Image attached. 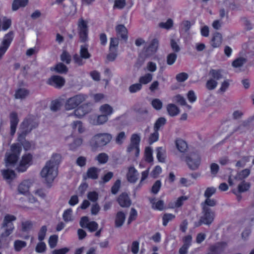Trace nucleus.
I'll list each match as a JSON object with an SVG mask.
<instances>
[{"label":"nucleus","mask_w":254,"mask_h":254,"mask_svg":"<svg viewBox=\"0 0 254 254\" xmlns=\"http://www.w3.org/2000/svg\"><path fill=\"white\" fill-rule=\"evenodd\" d=\"M87 96L82 94L73 95L66 99L64 103V109L66 111L73 110L68 115L69 117L73 116L81 119L90 112L87 105L82 104L86 99Z\"/></svg>","instance_id":"obj_1"},{"label":"nucleus","mask_w":254,"mask_h":254,"mask_svg":"<svg viewBox=\"0 0 254 254\" xmlns=\"http://www.w3.org/2000/svg\"><path fill=\"white\" fill-rule=\"evenodd\" d=\"M61 160L59 154H54L51 158L45 164L41 172V176L44 181L48 184L52 183L58 174V166Z\"/></svg>","instance_id":"obj_2"},{"label":"nucleus","mask_w":254,"mask_h":254,"mask_svg":"<svg viewBox=\"0 0 254 254\" xmlns=\"http://www.w3.org/2000/svg\"><path fill=\"white\" fill-rule=\"evenodd\" d=\"M16 218L15 216L6 214L4 216L0 227V248L2 245L7 244V237L12 233L14 226L13 222Z\"/></svg>","instance_id":"obj_3"},{"label":"nucleus","mask_w":254,"mask_h":254,"mask_svg":"<svg viewBox=\"0 0 254 254\" xmlns=\"http://www.w3.org/2000/svg\"><path fill=\"white\" fill-rule=\"evenodd\" d=\"M22 151V147L19 143H13L10 146L4 156V161L7 167H15L17 165Z\"/></svg>","instance_id":"obj_4"},{"label":"nucleus","mask_w":254,"mask_h":254,"mask_svg":"<svg viewBox=\"0 0 254 254\" xmlns=\"http://www.w3.org/2000/svg\"><path fill=\"white\" fill-rule=\"evenodd\" d=\"M112 138L108 133H98L95 134L90 140V145L93 150L104 146L110 142Z\"/></svg>","instance_id":"obj_5"},{"label":"nucleus","mask_w":254,"mask_h":254,"mask_svg":"<svg viewBox=\"0 0 254 254\" xmlns=\"http://www.w3.org/2000/svg\"><path fill=\"white\" fill-rule=\"evenodd\" d=\"M210 78L206 83V87L209 90L215 89L218 85L217 80L223 78V71L221 69H211L209 72Z\"/></svg>","instance_id":"obj_6"},{"label":"nucleus","mask_w":254,"mask_h":254,"mask_svg":"<svg viewBox=\"0 0 254 254\" xmlns=\"http://www.w3.org/2000/svg\"><path fill=\"white\" fill-rule=\"evenodd\" d=\"M38 126V123L33 118L26 119L20 126V131L18 135V140L21 141V138L25 136L26 134L30 132L33 128Z\"/></svg>","instance_id":"obj_7"},{"label":"nucleus","mask_w":254,"mask_h":254,"mask_svg":"<svg viewBox=\"0 0 254 254\" xmlns=\"http://www.w3.org/2000/svg\"><path fill=\"white\" fill-rule=\"evenodd\" d=\"M14 37V33L10 31L5 34L0 43V60H1L9 48Z\"/></svg>","instance_id":"obj_8"},{"label":"nucleus","mask_w":254,"mask_h":254,"mask_svg":"<svg viewBox=\"0 0 254 254\" xmlns=\"http://www.w3.org/2000/svg\"><path fill=\"white\" fill-rule=\"evenodd\" d=\"M186 162L190 169L195 170L200 165V156L197 153H191L186 157Z\"/></svg>","instance_id":"obj_9"},{"label":"nucleus","mask_w":254,"mask_h":254,"mask_svg":"<svg viewBox=\"0 0 254 254\" xmlns=\"http://www.w3.org/2000/svg\"><path fill=\"white\" fill-rule=\"evenodd\" d=\"M32 155L30 153L23 155L18 165L16 166V170L19 172H24L26 171L27 168L32 165Z\"/></svg>","instance_id":"obj_10"},{"label":"nucleus","mask_w":254,"mask_h":254,"mask_svg":"<svg viewBox=\"0 0 254 254\" xmlns=\"http://www.w3.org/2000/svg\"><path fill=\"white\" fill-rule=\"evenodd\" d=\"M77 30L80 40L83 42L86 41L88 33V22L82 18H79L77 23Z\"/></svg>","instance_id":"obj_11"},{"label":"nucleus","mask_w":254,"mask_h":254,"mask_svg":"<svg viewBox=\"0 0 254 254\" xmlns=\"http://www.w3.org/2000/svg\"><path fill=\"white\" fill-rule=\"evenodd\" d=\"M203 215L201 217L198 224H195V226L198 227L202 224L205 225L210 224L213 221L215 213L212 210H202Z\"/></svg>","instance_id":"obj_12"},{"label":"nucleus","mask_w":254,"mask_h":254,"mask_svg":"<svg viewBox=\"0 0 254 254\" xmlns=\"http://www.w3.org/2000/svg\"><path fill=\"white\" fill-rule=\"evenodd\" d=\"M158 46V41L156 39H153L147 47L144 48L142 54L145 58H149L156 52Z\"/></svg>","instance_id":"obj_13"},{"label":"nucleus","mask_w":254,"mask_h":254,"mask_svg":"<svg viewBox=\"0 0 254 254\" xmlns=\"http://www.w3.org/2000/svg\"><path fill=\"white\" fill-rule=\"evenodd\" d=\"M80 225L82 228H86L90 232H94L98 229V224L95 221H89L86 216L82 217L80 221Z\"/></svg>","instance_id":"obj_14"},{"label":"nucleus","mask_w":254,"mask_h":254,"mask_svg":"<svg viewBox=\"0 0 254 254\" xmlns=\"http://www.w3.org/2000/svg\"><path fill=\"white\" fill-rule=\"evenodd\" d=\"M250 174V170L249 169H245L241 172L237 173V174L233 176L232 175H231L228 179V183L230 186H232L234 184L233 182V179L236 181H240L243 180L244 179L247 178Z\"/></svg>","instance_id":"obj_15"},{"label":"nucleus","mask_w":254,"mask_h":254,"mask_svg":"<svg viewBox=\"0 0 254 254\" xmlns=\"http://www.w3.org/2000/svg\"><path fill=\"white\" fill-rule=\"evenodd\" d=\"M48 83L56 88H61L65 83V80L61 76L54 75L48 79Z\"/></svg>","instance_id":"obj_16"},{"label":"nucleus","mask_w":254,"mask_h":254,"mask_svg":"<svg viewBox=\"0 0 254 254\" xmlns=\"http://www.w3.org/2000/svg\"><path fill=\"white\" fill-rule=\"evenodd\" d=\"M63 11L67 16L74 15L76 12V5L72 1H68L63 5Z\"/></svg>","instance_id":"obj_17"},{"label":"nucleus","mask_w":254,"mask_h":254,"mask_svg":"<svg viewBox=\"0 0 254 254\" xmlns=\"http://www.w3.org/2000/svg\"><path fill=\"white\" fill-rule=\"evenodd\" d=\"M127 178V181L131 183H134L138 180V173L133 166H130L128 168Z\"/></svg>","instance_id":"obj_18"},{"label":"nucleus","mask_w":254,"mask_h":254,"mask_svg":"<svg viewBox=\"0 0 254 254\" xmlns=\"http://www.w3.org/2000/svg\"><path fill=\"white\" fill-rule=\"evenodd\" d=\"M9 118L10 121V133L13 135L16 131L17 125L19 122L17 114L15 112H13L10 114Z\"/></svg>","instance_id":"obj_19"},{"label":"nucleus","mask_w":254,"mask_h":254,"mask_svg":"<svg viewBox=\"0 0 254 254\" xmlns=\"http://www.w3.org/2000/svg\"><path fill=\"white\" fill-rule=\"evenodd\" d=\"M117 201L120 205L122 207H128L131 204V200L126 193H123L120 195Z\"/></svg>","instance_id":"obj_20"},{"label":"nucleus","mask_w":254,"mask_h":254,"mask_svg":"<svg viewBox=\"0 0 254 254\" xmlns=\"http://www.w3.org/2000/svg\"><path fill=\"white\" fill-rule=\"evenodd\" d=\"M108 120L107 115H101L97 117H93L90 119L89 123L94 126L100 125L105 123Z\"/></svg>","instance_id":"obj_21"},{"label":"nucleus","mask_w":254,"mask_h":254,"mask_svg":"<svg viewBox=\"0 0 254 254\" xmlns=\"http://www.w3.org/2000/svg\"><path fill=\"white\" fill-rule=\"evenodd\" d=\"M116 32L119 38L125 40L127 39V30L124 25H118L116 27Z\"/></svg>","instance_id":"obj_22"},{"label":"nucleus","mask_w":254,"mask_h":254,"mask_svg":"<svg viewBox=\"0 0 254 254\" xmlns=\"http://www.w3.org/2000/svg\"><path fill=\"white\" fill-rule=\"evenodd\" d=\"M222 42V35L218 32H215L214 33L212 39L210 41L211 45L214 48H218L220 46Z\"/></svg>","instance_id":"obj_23"},{"label":"nucleus","mask_w":254,"mask_h":254,"mask_svg":"<svg viewBox=\"0 0 254 254\" xmlns=\"http://www.w3.org/2000/svg\"><path fill=\"white\" fill-rule=\"evenodd\" d=\"M3 178L7 182L10 183L15 177L14 171L10 169H3L1 171Z\"/></svg>","instance_id":"obj_24"},{"label":"nucleus","mask_w":254,"mask_h":254,"mask_svg":"<svg viewBox=\"0 0 254 254\" xmlns=\"http://www.w3.org/2000/svg\"><path fill=\"white\" fill-rule=\"evenodd\" d=\"M126 215L122 211H119L116 214L115 219V224L116 227L120 228L122 227L125 221Z\"/></svg>","instance_id":"obj_25"},{"label":"nucleus","mask_w":254,"mask_h":254,"mask_svg":"<svg viewBox=\"0 0 254 254\" xmlns=\"http://www.w3.org/2000/svg\"><path fill=\"white\" fill-rule=\"evenodd\" d=\"M216 204V200L211 198H206L204 201L201 202V206L202 210H211L209 207H213Z\"/></svg>","instance_id":"obj_26"},{"label":"nucleus","mask_w":254,"mask_h":254,"mask_svg":"<svg viewBox=\"0 0 254 254\" xmlns=\"http://www.w3.org/2000/svg\"><path fill=\"white\" fill-rule=\"evenodd\" d=\"M30 186V182L28 180L22 182L18 187V191L19 193L25 194L29 191Z\"/></svg>","instance_id":"obj_27"},{"label":"nucleus","mask_w":254,"mask_h":254,"mask_svg":"<svg viewBox=\"0 0 254 254\" xmlns=\"http://www.w3.org/2000/svg\"><path fill=\"white\" fill-rule=\"evenodd\" d=\"M225 244H217L210 248V254H221L224 250Z\"/></svg>","instance_id":"obj_28"},{"label":"nucleus","mask_w":254,"mask_h":254,"mask_svg":"<svg viewBox=\"0 0 254 254\" xmlns=\"http://www.w3.org/2000/svg\"><path fill=\"white\" fill-rule=\"evenodd\" d=\"M0 28L3 31L7 30L11 25V20L6 17H0Z\"/></svg>","instance_id":"obj_29"},{"label":"nucleus","mask_w":254,"mask_h":254,"mask_svg":"<svg viewBox=\"0 0 254 254\" xmlns=\"http://www.w3.org/2000/svg\"><path fill=\"white\" fill-rule=\"evenodd\" d=\"M127 152L130 156H134L137 158L138 157L140 154L139 146L129 145L127 148Z\"/></svg>","instance_id":"obj_30"},{"label":"nucleus","mask_w":254,"mask_h":254,"mask_svg":"<svg viewBox=\"0 0 254 254\" xmlns=\"http://www.w3.org/2000/svg\"><path fill=\"white\" fill-rule=\"evenodd\" d=\"M29 91L25 88H19L15 91V98L17 99H25L29 95Z\"/></svg>","instance_id":"obj_31"},{"label":"nucleus","mask_w":254,"mask_h":254,"mask_svg":"<svg viewBox=\"0 0 254 254\" xmlns=\"http://www.w3.org/2000/svg\"><path fill=\"white\" fill-rule=\"evenodd\" d=\"M28 2V0H14L12 4V9L13 11H16L20 7L25 6Z\"/></svg>","instance_id":"obj_32"},{"label":"nucleus","mask_w":254,"mask_h":254,"mask_svg":"<svg viewBox=\"0 0 254 254\" xmlns=\"http://www.w3.org/2000/svg\"><path fill=\"white\" fill-rule=\"evenodd\" d=\"M63 218L65 222L73 221L74 217L72 215V210L71 208H68L64 211L63 214Z\"/></svg>","instance_id":"obj_33"},{"label":"nucleus","mask_w":254,"mask_h":254,"mask_svg":"<svg viewBox=\"0 0 254 254\" xmlns=\"http://www.w3.org/2000/svg\"><path fill=\"white\" fill-rule=\"evenodd\" d=\"M167 112L171 116H177L179 113V108L173 104H169L167 107Z\"/></svg>","instance_id":"obj_34"},{"label":"nucleus","mask_w":254,"mask_h":254,"mask_svg":"<svg viewBox=\"0 0 254 254\" xmlns=\"http://www.w3.org/2000/svg\"><path fill=\"white\" fill-rule=\"evenodd\" d=\"M176 145L177 149L181 152H185L188 149L187 143L181 139H178L176 141Z\"/></svg>","instance_id":"obj_35"},{"label":"nucleus","mask_w":254,"mask_h":254,"mask_svg":"<svg viewBox=\"0 0 254 254\" xmlns=\"http://www.w3.org/2000/svg\"><path fill=\"white\" fill-rule=\"evenodd\" d=\"M100 111L107 117L110 116L113 113V108L108 104H104L100 108Z\"/></svg>","instance_id":"obj_36"},{"label":"nucleus","mask_w":254,"mask_h":254,"mask_svg":"<svg viewBox=\"0 0 254 254\" xmlns=\"http://www.w3.org/2000/svg\"><path fill=\"white\" fill-rule=\"evenodd\" d=\"M99 171L100 170L96 168H90L88 170L87 172V176L89 178L92 179H96L98 178Z\"/></svg>","instance_id":"obj_37"},{"label":"nucleus","mask_w":254,"mask_h":254,"mask_svg":"<svg viewBox=\"0 0 254 254\" xmlns=\"http://www.w3.org/2000/svg\"><path fill=\"white\" fill-rule=\"evenodd\" d=\"M153 78V75L151 73H147L140 77L139 82L141 84H147L149 83Z\"/></svg>","instance_id":"obj_38"},{"label":"nucleus","mask_w":254,"mask_h":254,"mask_svg":"<svg viewBox=\"0 0 254 254\" xmlns=\"http://www.w3.org/2000/svg\"><path fill=\"white\" fill-rule=\"evenodd\" d=\"M71 126L73 130H76L77 129L79 133H82L84 131V128L81 121H74L71 123Z\"/></svg>","instance_id":"obj_39"},{"label":"nucleus","mask_w":254,"mask_h":254,"mask_svg":"<svg viewBox=\"0 0 254 254\" xmlns=\"http://www.w3.org/2000/svg\"><path fill=\"white\" fill-rule=\"evenodd\" d=\"M27 243L23 241L17 240L13 243V247L16 252H20L23 248H25Z\"/></svg>","instance_id":"obj_40"},{"label":"nucleus","mask_w":254,"mask_h":254,"mask_svg":"<svg viewBox=\"0 0 254 254\" xmlns=\"http://www.w3.org/2000/svg\"><path fill=\"white\" fill-rule=\"evenodd\" d=\"M144 158L146 161L151 162L153 161L152 149L150 147H146L144 150Z\"/></svg>","instance_id":"obj_41"},{"label":"nucleus","mask_w":254,"mask_h":254,"mask_svg":"<svg viewBox=\"0 0 254 254\" xmlns=\"http://www.w3.org/2000/svg\"><path fill=\"white\" fill-rule=\"evenodd\" d=\"M188 199L187 196H182L178 199L171 205L172 207L178 208L181 207L184 202Z\"/></svg>","instance_id":"obj_42"},{"label":"nucleus","mask_w":254,"mask_h":254,"mask_svg":"<svg viewBox=\"0 0 254 254\" xmlns=\"http://www.w3.org/2000/svg\"><path fill=\"white\" fill-rule=\"evenodd\" d=\"M140 141V136L139 134L137 133H133L131 136L130 142L129 145L139 146Z\"/></svg>","instance_id":"obj_43"},{"label":"nucleus","mask_w":254,"mask_h":254,"mask_svg":"<svg viewBox=\"0 0 254 254\" xmlns=\"http://www.w3.org/2000/svg\"><path fill=\"white\" fill-rule=\"evenodd\" d=\"M54 70L60 73H66L68 71L67 67L62 63H59L54 67Z\"/></svg>","instance_id":"obj_44"},{"label":"nucleus","mask_w":254,"mask_h":254,"mask_svg":"<svg viewBox=\"0 0 254 254\" xmlns=\"http://www.w3.org/2000/svg\"><path fill=\"white\" fill-rule=\"evenodd\" d=\"M80 55L84 59H87L90 57V54L88 52L87 46L85 45L81 46Z\"/></svg>","instance_id":"obj_45"},{"label":"nucleus","mask_w":254,"mask_h":254,"mask_svg":"<svg viewBox=\"0 0 254 254\" xmlns=\"http://www.w3.org/2000/svg\"><path fill=\"white\" fill-rule=\"evenodd\" d=\"M157 151V158L160 162H163L165 160V150L162 147H158Z\"/></svg>","instance_id":"obj_46"},{"label":"nucleus","mask_w":254,"mask_h":254,"mask_svg":"<svg viewBox=\"0 0 254 254\" xmlns=\"http://www.w3.org/2000/svg\"><path fill=\"white\" fill-rule=\"evenodd\" d=\"M166 120L164 118H159L155 122L154 126V130H159L166 124Z\"/></svg>","instance_id":"obj_47"},{"label":"nucleus","mask_w":254,"mask_h":254,"mask_svg":"<svg viewBox=\"0 0 254 254\" xmlns=\"http://www.w3.org/2000/svg\"><path fill=\"white\" fill-rule=\"evenodd\" d=\"M250 187V184L249 183H247L245 181L242 182L238 187V191L240 192L246 191L249 189Z\"/></svg>","instance_id":"obj_48"},{"label":"nucleus","mask_w":254,"mask_h":254,"mask_svg":"<svg viewBox=\"0 0 254 254\" xmlns=\"http://www.w3.org/2000/svg\"><path fill=\"white\" fill-rule=\"evenodd\" d=\"M142 88V85L141 83H137L131 85L128 88L129 91L131 93H135L140 91Z\"/></svg>","instance_id":"obj_49"},{"label":"nucleus","mask_w":254,"mask_h":254,"mask_svg":"<svg viewBox=\"0 0 254 254\" xmlns=\"http://www.w3.org/2000/svg\"><path fill=\"white\" fill-rule=\"evenodd\" d=\"M152 204V207L155 209L158 210H162L164 208V203L162 200H158L157 202H153V200L151 201Z\"/></svg>","instance_id":"obj_50"},{"label":"nucleus","mask_w":254,"mask_h":254,"mask_svg":"<svg viewBox=\"0 0 254 254\" xmlns=\"http://www.w3.org/2000/svg\"><path fill=\"white\" fill-rule=\"evenodd\" d=\"M96 159L99 163L105 164L108 160V156L105 153H101L97 156Z\"/></svg>","instance_id":"obj_51"},{"label":"nucleus","mask_w":254,"mask_h":254,"mask_svg":"<svg viewBox=\"0 0 254 254\" xmlns=\"http://www.w3.org/2000/svg\"><path fill=\"white\" fill-rule=\"evenodd\" d=\"M173 25V21L171 19H168L165 22H161L159 24V26L161 28L169 29L171 28Z\"/></svg>","instance_id":"obj_52"},{"label":"nucleus","mask_w":254,"mask_h":254,"mask_svg":"<svg viewBox=\"0 0 254 254\" xmlns=\"http://www.w3.org/2000/svg\"><path fill=\"white\" fill-rule=\"evenodd\" d=\"M159 138V133L158 130H154V132L151 133L149 137L148 141L149 144H152L153 143L157 141Z\"/></svg>","instance_id":"obj_53"},{"label":"nucleus","mask_w":254,"mask_h":254,"mask_svg":"<svg viewBox=\"0 0 254 254\" xmlns=\"http://www.w3.org/2000/svg\"><path fill=\"white\" fill-rule=\"evenodd\" d=\"M61 105H62V104L60 100H54V101H52L51 103V104L50 106L51 110L54 112L57 111L58 110H59L60 109V108L61 107Z\"/></svg>","instance_id":"obj_54"},{"label":"nucleus","mask_w":254,"mask_h":254,"mask_svg":"<svg viewBox=\"0 0 254 254\" xmlns=\"http://www.w3.org/2000/svg\"><path fill=\"white\" fill-rule=\"evenodd\" d=\"M177 55L176 53H170L167 57V63L168 65L174 64L177 59Z\"/></svg>","instance_id":"obj_55"},{"label":"nucleus","mask_w":254,"mask_h":254,"mask_svg":"<svg viewBox=\"0 0 254 254\" xmlns=\"http://www.w3.org/2000/svg\"><path fill=\"white\" fill-rule=\"evenodd\" d=\"M175 215L170 214V213H167L165 214L163 216V225L164 226H166L168 224V223L172 220L175 218Z\"/></svg>","instance_id":"obj_56"},{"label":"nucleus","mask_w":254,"mask_h":254,"mask_svg":"<svg viewBox=\"0 0 254 254\" xmlns=\"http://www.w3.org/2000/svg\"><path fill=\"white\" fill-rule=\"evenodd\" d=\"M246 62V59L244 58H240L235 60L232 63V65L235 67H240L242 66Z\"/></svg>","instance_id":"obj_57"},{"label":"nucleus","mask_w":254,"mask_h":254,"mask_svg":"<svg viewBox=\"0 0 254 254\" xmlns=\"http://www.w3.org/2000/svg\"><path fill=\"white\" fill-rule=\"evenodd\" d=\"M58 240V237L57 235H54L50 237L48 242L51 248H54L56 246Z\"/></svg>","instance_id":"obj_58"},{"label":"nucleus","mask_w":254,"mask_h":254,"mask_svg":"<svg viewBox=\"0 0 254 254\" xmlns=\"http://www.w3.org/2000/svg\"><path fill=\"white\" fill-rule=\"evenodd\" d=\"M210 169L211 174L213 177H215L219 170V165L215 163H211L210 165Z\"/></svg>","instance_id":"obj_59"},{"label":"nucleus","mask_w":254,"mask_h":254,"mask_svg":"<svg viewBox=\"0 0 254 254\" xmlns=\"http://www.w3.org/2000/svg\"><path fill=\"white\" fill-rule=\"evenodd\" d=\"M82 139L80 138H77L74 139L73 142L69 145L70 149L74 150L82 143Z\"/></svg>","instance_id":"obj_60"},{"label":"nucleus","mask_w":254,"mask_h":254,"mask_svg":"<svg viewBox=\"0 0 254 254\" xmlns=\"http://www.w3.org/2000/svg\"><path fill=\"white\" fill-rule=\"evenodd\" d=\"M47 228L46 226H43L38 233V240L42 241L45 239Z\"/></svg>","instance_id":"obj_61"},{"label":"nucleus","mask_w":254,"mask_h":254,"mask_svg":"<svg viewBox=\"0 0 254 254\" xmlns=\"http://www.w3.org/2000/svg\"><path fill=\"white\" fill-rule=\"evenodd\" d=\"M151 104L153 107L157 110H160L162 107V102L159 99H153Z\"/></svg>","instance_id":"obj_62"},{"label":"nucleus","mask_w":254,"mask_h":254,"mask_svg":"<svg viewBox=\"0 0 254 254\" xmlns=\"http://www.w3.org/2000/svg\"><path fill=\"white\" fill-rule=\"evenodd\" d=\"M146 69L151 72H154L157 70V64L153 62H149L146 64Z\"/></svg>","instance_id":"obj_63"},{"label":"nucleus","mask_w":254,"mask_h":254,"mask_svg":"<svg viewBox=\"0 0 254 254\" xmlns=\"http://www.w3.org/2000/svg\"><path fill=\"white\" fill-rule=\"evenodd\" d=\"M229 85L230 83L228 80H224L222 82L221 86L218 90V92L221 93H224L228 88Z\"/></svg>","instance_id":"obj_64"}]
</instances>
